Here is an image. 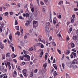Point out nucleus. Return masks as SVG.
<instances>
[{
	"instance_id": "obj_21",
	"label": "nucleus",
	"mask_w": 78,
	"mask_h": 78,
	"mask_svg": "<svg viewBox=\"0 0 78 78\" xmlns=\"http://www.w3.org/2000/svg\"><path fill=\"white\" fill-rule=\"evenodd\" d=\"M23 75H24V76L25 77H27V74H26V73H25V72H23Z\"/></svg>"
},
{
	"instance_id": "obj_23",
	"label": "nucleus",
	"mask_w": 78,
	"mask_h": 78,
	"mask_svg": "<svg viewBox=\"0 0 78 78\" xmlns=\"http://www.w3.org/2000/svg\"><path fill=\"white\" fill-rule=\"evenodd\" d=\"M15 34H18V35H19V36L20 35V32L19 31H17V33Z\"/></svg>"
},
{
	"instance_id": "obj_44",
	"label": "nucleus",
	"mask_w": 78,
	"mask_h": 78,
	"mask_svg": "<svg viewBox=\"0 0 78 78\" xmlns=\"http://www.w3.org/2000/svg\"><path fill=\"white\" fill-rule=\"evenodd\" d=\"M7 65H8V66H9L11 65V63H10V62H7Z\"/></svg>"
},
{
	"instance_id": "obj_18",
	"label": "nucleus",
	"mask_w": 78,
	"mask_h": 78,
	"mask_svg": "<svg viewBox=\"0 0 78 78\" xmlns=\"http://www.w3.org/2000/svg\"><path fill=\"white\" fill-rule=\"evenodd\" d=\"M26 16L27 18V17H29V16H30V15H29V14L28 13H26Z\"/></svg>"
},
{
	"instance_id": "obj_27",
	"label": "nucleus",
	"mask_w": 78,
	"mask_h": 78,
	"mask_svg": "<svg viewBox=\"0 0 78 78\" xmlns=\"http://www.w3.org/2000/svg\"><path fill=\"white\" fill-rule=\"evenodd\" d=\"M53 21H58V20H57V19H56V17H55L54 18Z\"/></svg>"
},
{
	"instance_id": "obj_32",
	"label": "nucleus",
	"mask_w": 78,
	"mask_h": 78,
	"mask_svg": "<svg viewBox=\"0 0 78 78\" xmlns=\"http://www.w3.org/2000/svg\"><path fill=\"white\" fill-rule=\"evenodd\" d=\"M17 6H18V7H19V8H20V3H19L17 5Z\"/></svg>"
},
{
	"instance_id": "obj_31",
	"label": "nucleus",
	"mask_w": 78,
	"mask_h": 78,
	"mask_svg": "<svg viewBox=\"0 0 78 78\" xmlns=\"http://www.w3.org/2000/svg\"><path fill=\"white\" fill-rule=\"evenodd\" d=\"M72 16L73 19H75V14H74L72 15Z\"/></svg>"
},
{
	"instance_id": "obj_59",
	"label": "nucleus",
	"mask_w": 78,
	"mask_h": 78,
	"mask_svg": "<svg viewBox=\"0 0 78 78\" xmlns=\"http://www.w3.org/2000/svg\"><path fill=\"white\" fill-rule=\"evenodd\" d=\"M42 10L44 12H45V9L44 8H43L42 9Z\"/></svg>"
},
{
	"instance_id": "obj_1",
	"label": "nucleus",
	"mask_w": 78,
	"mask_h": 78,
	"mask_svg": "<svg viewBox=\"0 0 78 78\" xmlns=\"http://www.w3.org/2000/svg\"><path fill=\"white\" fill-rule=\"evenodd\" d=\"M67 65L69 68H72V67H73V66L71 64V63L70 62H68L67 63Z\"/></svg>"
},
{
	"instance_id": "obj_11",
	"label": "nucleus",
	"mask_w": 78,
	"mask_h": 78,
	"mask_svg": "<svg viewBox=\"0 0 78 78\" xmlns=\"http://www.w3.org/2000/svg\"><path fill=\"white\" fill-rule=\"evenodd\" d=\"M47 63H46L43 64V66L44 69H45L47 67Z\"/></svg>"
},
{
	"instance_id": "obj_14",
	"label": "nucleus",
	"mask_w": 78,
	"mask_h": 78,
	"mask_svg": "<svg viewBox=\"0 0 78 78\" xmlns=\"http://www.w3.org/2000/svg\"><path fill=\"white\" fill-rule=\"evenodd\" d=\"M0 69L1 71H3L4 70H5V69H4V68H3V67L1 66L0 67Z\"/></svg>"
},
{
	"instance_id": "obj_6",
	"label": "nucleus",
	"mask_w": 78,
	"mask_h": 78,
	"mask_svg": "<svg viewBox=\"0 0 78 78\" xmlns=\"http://www.w3.org/2000/svg\"><path fill=\"white\" fill-rule=\"evenodd\" d=\"M77 36H73V40H75V41H76L77 40Z\"/></svg>"
},
{
	"instance_id": "obj_33",
	"label": "nucleus",
	"mask_w": 78,
	"mask_h": 78,
	"mask_svg": "<svg viewBox=\"0 0 78 78\" xmlns=\"http://www.w3.org/2000/svg\"><path fill=\"white\" fill-rule=\"evenodd\" d=\"M52 45H54V46H56V44L54 42H52Z\"/></svg>"
},
{
	"instance_id": "obj_34",
	"label": "nucleus",
	"mask_w": 78,
	"mask_h": 78,
	"mask_svg": "<svg viewBox=\"0 0 78 78\" xmlns=\"http://www.w3.org/2000/svg\"><path fill=\"white\" fill-rule=\"evenodd\" d=\"M0 48H1L2 50H3L4 48L3 46L2 45H0Z\"/></svg>"
},
{
	"instance_id": "obj_12",
	"label": "nucleus",
	"mask_w": 78,
	"mask_h": 78,
	"mask_svg": "<svg viewBox=\"0 0 78 78\" xmlns=\"http://www.w3.org/2000/svg\"><path fill=\"white\" fill-rule=\"evenodd\" d=\"M10 53H7L6 54V57L7 58H9V57L10 56V55H9Z\"/></svg>"
},
{
	"instance_id": "obj_35",
	"label": "nucleus",
	"mask_w": 78,
	"mask_h": 78,
	"mask_svg": "<svg viewBox=\"0 0 78 78\" xmlns=\"http://www.w3.org/2000/svg\"><path fill=\"white\" fill-rule=\"evenodd\" d=\"M62 67L63 68V69H64V67L65 66V65L64 63H62Z\"/></svg>"
},
{
	"instance_id": "obj_24",
	"label": "nucleus",
	"mask_w": 78,
	"mask_h": 78,
	"mask_svg": "<svg viewBox=\"0 0 78 78\" xmlns=\"http://www.w3.org/2000/svg\"><path fill=\"white\" fill-rule=\"evenodd\" d=\"M33 73L31 72L30 73V77H33Z\"/></svg>"
},
{
	"instance_id": "obj_43",
	"label": "nucleus",
	"mask_w": 78,
	"mask_h": 78,
	"mask_svg": "<svg viewBox=\"0 0 78 78\" xmlns=\"http://www.w3.org/2000/svg\"><path fill=\"white\" fill-rule=\"evenodd\" d=\"M13 73L14 75H15L16 76L17 75V72L16 71H14Z\"/></svg>"
},
{
	"instance_id": "obj_2",
	"label": "nucleus",
	"mask_w": 78,
	"mask_h": 78,
	"mask_svg": "<svg viewBox=\"0 0 78 78\" xmlns=\"http://www.w3.org/2000/svg\"><path fill=\"white\" fill-rule=\"evenodd\" d=\"M37 46H41V48H44V46L43 45L42 43H38L37 44Z\"/></svg>"
},
{
	"instance_id": "obj_45",
	"label": "nucleus",
	"mask_w": 78,
	"mask_h": 78,
	"mask_svg": "<svg viewBox=\"0 0 78 78\" xmlns=\"http://www.w3.org/2000/svg\"><path fill=\"white\" fill-rule=\"evenodd\" d=\"M70 57L72 59L73 58V56L72 54L70 55Z\"/></svg>"
},
{
	"instance_id": "obj_50",
	"label": "nucleus",
	"mask_w": 78,
	"mask_h": 78,
	"mask_svg": "<svg viewBox=\"0 0 78 78\" xmlns=\"http://www.w3.org/2000/svg\"><path fill=\"white\" fill-rule=\"evenodd\" d=\"M4 42H5V43H6V42H7V40L5 39L3 41Z\"/></svg>"
},
{
	"instance_id": "obj_13",
	"label": "nucleus",
	"mask_w": 78,
	"mask_h": 78,
	"mask_svg": "<svg viewBox=\"0 0 78 78\" xmlns=\"http://www.w3.org/2000/svg\"><path fill=\"white\" fill-rule=\"evenodd\" d=\"M19 18L20 19H22V20H24V18L23 17H22V16H19Z\"/></svg>"
},
{
	"instance_id": "obj_15",
	"label": "nucleus",
	"mask_w": 78,
	"mask_h": 78,
	"mask_svg": "<svg viewBox=\"0 0 78 78\" xmlns=\"http://www.w3.org/2000/svg\"><path fill=\"white\" fill-rule=\"evenodd\" d=\"M53 75H54L55 76H56V75H58V74L57 73L56 71H55L54 72Z\"/></svg>"
},
{
	"instance_id": "obj_48",
	"label": "nucleus",
	"mask_w": 78,
	"mask_h": 78,
	"mask_svg": "<svg viewBox=\"0 0 78 78\" xmlns=\"http://www.w3.org/2000/svg\"><path fill=\"white\" fill-rule=\"evenodd\" d=\"M74 10L75 11H77L78 10V9L77 8H75L74 9Z\"/></svg>"
},
{
	"instance_id": "obj_54",
	"label": "nucleus",
	"mask_w": 78,
	"mask_h": 78,
	"mask_svg": "<svg viewBox=\"0 0 78 78\" xmlns=\"http://www.w3.org/2000/svg\"><path fill=\"white\" fill-rule=\"evenodd\" d=\"M55 62H56V60H55V59L54 58L53 63H55Z\"/></svg>"
},
{
	"instance_id": "obj_51",
	"label": "nucleus",
	"mask_w": 78,
	"mask_h": 78,
	"mask_svg": "<svg viewBox=\"0 0 78 78\" xmlns=\"http://www.w3.org/2000/svg\"><path fill=\"white\" fill-rule=\"evenodd\" d=\"M13 61H14V62H15V63H17V60H16V59H13Z\"/></svg>"
},
{
	"instance_id": "obj_7",
	"label": "nucleus",
	"mask_w": 78,
	"mask_h": 78,
	"mask_svg": "<svg viewBox=\"0 0 78 78\" xmlns=\"http://www.w3.org/2000/svg\"><path fill=\"white\" fill-rule=\"evenodd\" d=\"M71 54L73 55H74V58H75V57L76 58V54L75 52H72Z\"/></svg>"
},
{
	"instance_id": "obj_25",
	"label": "nucleus",
	"mask_w": 78,
	"mask_h": 78,
	"mask_svg": "<svg viewBox=\"0 0 78 78\" xmlns=\"http://www.w3.org/2000/svg\"><path fill=\"white\" fill-rule=\"evenodd\" d=\"M16 68H17V69H18V70H20V66H18L17 68V65H16Z\"/></svg>"
},
{
	"instance_id": "obj_63",
	"label": "nucleus",
	"mask_w": 78,
	"mask_h": 78,
	"mask_svg": "<svg viewBox=\"0 0 78 78\" xmlns=\"http://www.w3.org/2000/svg\"><path fill=\"white\" fill-rule=\"evenodd\" d=\"M76 34H77V35H78V30H76Z\"/></svg>"
},
{
	"instance_id": "obj_57",
	"label": "nucleus",
	"mask_w": 78,
	"mask_h": 78,
	"mask_svg": "<svg viewBox=\"0 0 78 78\" xmlns=\"http://www.w3.org/2000/svg\"><path fill=\"white\" fill-rule=\"evenodd\" d=\"M8 12H6L5 13V16H7L8 15Z\"/></svg>"
},
{
	"instance_id": "obj_28",
	"label": "nucleus",
	"mask_w": 78,
	"mask_h": 78,
	"mask_svg": "<svg viewBox=\"0 0 78 78\" xmlns=\"http://www.w3.org/2000/svg\"><path fill=\"white\" fill-rule=\"evenodd\" d=\"M71 47L72 48H73L75 47V44L74 43H72L71 44Z\"/></svg>"
},
{
	"instance_id": "obj_3",
	"label": "nucleus",
	"mask_w": 78,
	"mask_h": 78,
	"mask_svg": "<svg viewBox=\"0 0 78 78\" xmlns=\"http://www.w3.org/2000/svg\"><path fill=\"white\" fill-rule=\"evenodd\" d=\"M24 57H25L26 58H27V59H29L30 58V57L29 55L27 54L24 55Z\"/></svg>"
},
{
	"instance_id": "obj_47",
	"label": "nucleus",
	"mask_w": 78,
	"mask_h": 78,
	"mask_svg": "<svg viewBox=\"0 0 78 78\" xmlns=\"http://www.w3.org/2000/svg\"><path fill=\"white\" fill-rule=\"evenodd\" d=\"M11 56L12 58H14V54H12L11 55Z\"/></svg>"
},
{
	"instance_id": "obj_53",
	"label": "nucleus",
	"mask_w": 78,
	"mask_h": 78,
	"mask_svg": "<svg viewBox=\"0 0 78 78\" xmlns=\"http://www.w3.org/2000/svg\"><path fill=\"white\" fill-rule=\"evenodd\" d=\"M48 0L50 1V0ZM47 2H48V0H44V2L45 3H47Z\"/></svg>"
},
{
	"instance_id": "obj_49",
	"label": "nucleus",
	"mask_w": 78,
	"mask_h": 78,
	"mask_svg": "<svg viewBox=\"0 0 78 78\" xmlns=\"http://www.w3.org/2000/svg\"><path fill=\"white\" fill-rule=\"evenodd\" d=\"M34 73H37V69H36L34 71Z\"/></svg>"
},
{
	"instance_id": "obj_19",
	"label": "nucleus",
	"mask_w": 78,
	"mask_h": 78,
	"mask_svg": "<svg viewBox=\"0 0 78 78\" xmlns=\"http://www.w3.org/2000/svg\"><path fill=\"white\" fill-rule=\"evenodd\" d=\"M70 53V50H68L67 51V52H66V55H69Z\"/></svg>"
},
{
	"instance_id": "obj_55",
	"label": "nucleus",
	"mask_w": 78,
	"mask_h": 78,
	"mask_svg": "<svg viewBox=\"0 0 78 78\" xmlns=\"http://www.w3.org/2000/svg\"><path fill=\"white\" fill-rule=\"evenodd\" d=\"M24 38V39H27V35H25Z\"/></svg>"
},
{
	"instance_id": "obj_30",
	"label": "nucleus",
	"mask_w": 78,
	"mask_h": 78,
	"mask_svg": "<svg viewBox=\"0 0 78 78\" xmlns=\"http://www.w3.org/2000/svg\"><path fill=\"white\" fill-rule=\"evenodd\" d=\"M33 50V48H29V51H32Z\"/></svg>"
},
{
	"instance_id": "obj_40",
	"label": "nucleus",
	"mask_w": 78,
	"mask_h": 78,
	"mask_svg": "<svg viewBox=\"0 0 78 78\" xmlns=\"http://www.w3.org/2000/svg\"><path fill=\"white\" fill-rule=\"evenodd\" d=\"M56 21H53V23L54 24V25H55L56 24Z\"/></svg>"
},
{
	"instance_id": "obj_61",
	"label": "nucleus",
	"mask_w": 78,
	"mask_h": 78,
	"mask_svg": "<svg viewBox=\"0 0 78 78\" xmlns=\"http://www.w3.org/2000/svg\"><path fill=\"white\" fill-rule=\"evenodd\" d=\"M24 42L25 43H28V41L27 40H25L24 41Z\"/></svg>"
},
{
	"instance_id": "obj_37",
	"label": "nucleus",
	"mask_w": 78,
	"mask_h": 78,
	"mask_svg": "<svg viewBox=\"0 0 78 78\" xmlns=\"http://www.w3.org/2000/svg\"><path fill=\"white\" fill-rule=\"evenodd\" d=\"M37 23V22L36 21H34L33 22V24L34 25Z\"/></svg>"
},
{
	"instance_id": "obj_36",
	"label": "nucleus",
	"mask_w": 78,
	"mask_h": 78,
	"mask_svg": "<svg viewBox=\"0 0 78 78\" xmlns=\"http://www.w3.org/2000/svg\"><path fill=\"white\" fill-rule=\"evenodd\" d=\"M20 12H21V13H23V10L22 9H20Z\"/></svg>"
},
{
	"instance_id": "obj_5",
	"label": "nucleus",
	"mask_w": 78,
	"mask_h": 78,
	"mask_svg": "<svg viewBox=\"0 0 78 78\" xmlns=\"http://www.w3.org/2000/svg\"><path fill=\"white\" fill-rule=\"evenodd\" d=\"M2 60H3V59H5V54H2Z\"/></svg>"
},
{
	"instance_id": "obj_42",
	"label": "nucleus",
	"mask_w": 78,
	"mask_h": 78,
	"mask_svg": "<svg viewBox=\"0 0 78 78\" xmlns=\"http://www.w3.org/2000/svg\"><path fill=\"white\" fill-rule=\"evenodd\" d=\"M58 18L59 19H61V15H59L58 16Z\"/></svg>"
},
{
	"instance_id": "obj_17",
	"label": "nucleus",
	"mask_w": 78,
	"mask_h": 78,
	"mask_svg": "<svg viewBox=\"0 0 78 78\" xmlns=\"http://www.w3.org/2000/svg\"><path fill=\"white\" fill-rule=\"evenodd\" d=\"M24 58V56H20V59L21 60H23Z\"/></svg>"
},
{
	"instance_id": "obj_22",
	"label": "nucleus",
	"mask_w": 78,
	"mask_h": 78,
	"mask_svg": "<svg viewBox=\"0 0 78 78\" xmlns=\"http://www.w3.org/2000/svg\"><path fill=\"white\" fill-rule=\"evenodd\" d=\"M75 22V20L73 19H72L71 21V23H73Z\"/></svg>"
},
{
	"instance_id": "obj_58",
	"label": "nucleus",
	"mask_w": 78,
	"mask_h": 78,
	"mask_svg": "<svg viewBox=\"0 0 78 78\" xmlns=\"http://www.w3.org/2000/svg\"><path fill=\"white\" fill-rule=\"evenodd\" d=\"M50 41H51V39H52V37L50 36L49 37Z\"/></svg>"
},
{
	"instance_id": "obj_26",
	"label": "nucleus",
	"mask_w": 78,
	"mask_h": 78,
	"mask_svg": "<svg viewBox=\"0 0 78 78\" xmlns=\"http://www.w3.org/2000/svg\"><path fill=\"white\" fill-rule=\"evenodd\" d=\"M31 11L32 12H34V7L31 8L30 7Z\"/></svg>"
},
{
	"instance_id": "obj_56",
	"label": "nucleus",
	"mask_w": 78,
	"mask_h": 78,
	"mask_svg": "<svg viewBox=\"0 0 78 78\" xmlns=\"http://www.w3.org/2000/svg\"><path fill=\"white\" fill-rule=\"evenodd\" d=\"M12 14H13L12 12H11L10 13V16H12Z\"/></svg>"
},
{
	"instance_id": "obj_39",
	"label": "nucleus",
	"mask_w": 78,
	"mask_h": 78,
	"mask_svg": "<svg viewBox=\"0 0 78 78\" xmlns=\"http://www.w3.org/2000/svg\"><path fill=\"white\" fill-rule=\"evenodd\" d=\"M40 3L41 4V5H44V3L42 1H41L40 2Z\"/></svg>"
},
{
	"instance_id": "obj_46",
	"label": "nucleus",
	"mask_w": 78,
	"mask_h": 78,
	"mask_svg": "<svg viewBox=\"0 0 78 78\" xmlns=\"http://www.w3.org/2000/svg\"><path fill=\"white\" fill-rule=\"evenodd\" d=\"M3 9V8L2 7H0V11L1 12L2 11V10Z\"/></svg>"
},
{
	"instance_id": "obj_64",
	"label": "nucleus",
	"mask_w": 78,
	"mask_h": 78,
	"mask_svg": "<svg viewBox=\"0 0 78 78\" xmlns=\"http://www.w3.org/2000/svg\"><path fill=\"white\" fill-rule=\"evenodd\" d=\"M7 77H8L7 76H5L3 78H7Z\"/></svg>"
},
{
	"instance_id": "obj_38",
	"label": "nucleus",
	"mask_w": 78,
	"mask_h": 78,
	"mask_svg": "<svg viewBox=\"0 0 78 78\" xmlns=\"http://www.w3.org/2000/svg\"><path fill=\"white\" fill-rule=\"evenodd\" d=\"M58 53H59V54H61V51L60 50H59V49H58Z\"/></svg>"
},
{
	"instance_id": "obj_52",
	"label": "nucleus",
	"mask_w": 78,
	"mask_h": 78,
	"mask_svg": "<svg viewBox=\"0 0 78 78\" xmlns=\"http://www.w3.org/2000/svg\"><path fill=\"white\" fill-rule=\"evenodd\" d=\"M66 4H69V5H70V2H67V1H66Z\"/></svg>"
},
{
	"instance_id": "obj_20",
	"label": "nucleus",
	"mask_w": 78,
	"mask_h": 78,
	"mask_svg": "<svg viewBox=\"0 0 78 78\" xmlns=\"http://www.w3.org/2000/svg\"><path fill=\"white\" fill-rule=\"evenodd\" d=\"M15 28L17 30H19V26H17L15 27Z\"/></svg>"
},
{
	"instance_id": "obj_9",
	"label": "nucleus",
	"mask_w": 78,
	"mask_h": 78,
	"mask_svg": "<svg viewBox=\"0 0 78 78\" xmlns=\"http://www.w3.org/2000/svg\"><path fill=\"white\" fill-rule=\"evenodd\" d=\"M43 54H44V52H41L40 55L39 56V58H42V57Z\"/></svg>"
},
{
	"instance_id": "obj_29",
	"label": "nucleus",
	"mask_w": 78,
	"mask_h": 78,
	"mask_svg": "<svg viewBox=\"0 0 78 78\" xmlns=\"http://www.w3.org/2000/svg\"><path fill=\"white\" fill-rule=\"evenodd\" d=\"M18 23V22H17V20H16L15 25H17Z\"/></svg>"
},
{
	"instance_id": "obj_16",
	"label": "nucleus",
	"mask_w": 78,
	"mask_h": 78,
	"mask_svg": "<svg viewBox=\"0 0 78 78\" xmlns=\"http://www.w3.org/2000/svg\"><path fill=\"white\" fill-rule=\"evenodd\" d=\"M9 37L10 40H11V39H12V35H11V34H10L9 35Z\"/></svg>"
},
{
	"instance_id": "obj_8",
	"label": "nucleus",
	"mask_w": 78,
	"mask_h": 78,
	"mask_svg": "<svg viewBox=\"0 0 78 78\" xmlns=\"http://www.w3.org/2000/svg\"><path fill=\"white\" fill-rule=\"evenodd\" d=\"M45 30L46 31H47V32H49V28L48 27H45Z\"/></svg>"
},
{
	"instance_id": "obj_41",
	"label": "nucleus",
	"mask_w": 78,
	"mask_h": 78,
	"mask_svg": "<svg viewBox=\"0 0 78 78\" xmlns=\"http://www.w3.org/2000/svg\"><path fill=\"white\" fill-rule=\"evenodd\" d=\"M21 33L23 34V29H21Z\"/></svg>"
},
{
	"instance_id": "obj_62",
	"label": "nucleus",
	"mask_w": 78,
	"mask_h": 78,
	"mask_svg": "<svg viewBox=\"0 0 78 78\" xmlns=\"http://www.w3.org/2000/svg\"><path fill=\"white\" fill-rule=\"evenodd\" d=\"M58 37H61V34H58Z\"/></svg>"
},
{
	"instance_id": "obj_60",
	"label": "nucleus",
	"mask_w": 78,
	"mask_h": 78,
	"mask_svg": "<svg viewBox=\"0 0 78 78\" xmlns=\"http://www.w3.org/2000/svg\"><path fill=\"white\" fill-rule=\"evenodd\" d=\"M38 41H42V40H41V39L40 38H38Z\"/></svg>"
},
{
	"instance_id": "obj_10",
	"label": "nucleus",
	"mask_w": 78,
	"mask_h": 78,
	"mask_svg": "<svg viewBox=\"0 0 78 78\" xmlns=\"http://www.w3.org/2000/svg\"><path fill=\"white\" fill-rule=\"evenodd\" d=\"M10 48H11V49H12V51H14V48L11 45H10Z\"/></svg>"
},
{
	"instance_id": "obj_4",
	"label": "nucleus",
	"mask_w": 78,
	"mask_h": 78,
	"mask_svg": "<svg viewBox=\"0 0 78 78\" xmlns=\"http://www.w3.org/2000/svg\"><path fill=\"white\" fill-rule=\"evenodd\" d=\"M77 62H76V59H74L72 62V64H77Z\"/></svg>"
}]
</instances>
